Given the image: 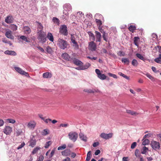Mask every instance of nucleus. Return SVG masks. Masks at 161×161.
Returning <instances> with one entry per match:
<instances>
[{
    "mask_svg": "<svg viewBox=\"0 0 161 161\" xmlns=\"http://www.w3.org/2000/svg\"><path fill=\"white\" fill-rule=\"evenodd\" d=\"M68 136L70 140L75 142L77 140L78 135L76 132L71 131L68 133Z\"/></svg>",
    "mask_w": 161,
    "mask_h": 161,
    "instance_id": "f257e3e1",
    "label": "nucleus"
},
{
    "mask_svg": "<svg viewBox=\"0 0 161 161\" xmlns=\"http://www.w3.org/2000/svg\"><path fill=\"white\" fill-rule=\"evenodd\" d=\"M38 36L37 39L41 42L43 43L46 41V34L44 32H38Z\"/></svg>",
    "mask_w": 161,
    "mask_h": 161,
    "instance_id": "f03ea898",
    "label": "nucleus"
},
{
    "mask_svg": "<svg viewBox=\"0 0 161 161\" xmlns=\"http://www.w3.org/2000/svg\"><path fill=\"white\" fill-rule=\"evenodd\" d=\"M58 41L59 46L61 49H64L67 47L68 43L66 41L62 39H59Z\"/></svg>",
    "mask_w": 161,
    "mask_h": 161,
    "instance_id": "7ed1b4c3",
    "label": "nucleus"
},
{
    "mask_svg": "<svg viewBox=\"0 0 161 161\" xmlns=\"http://www.w3.org/2000/svg\"><path fill=\"white\" fill-rule=\"evenodd\" d=\"M75 53H72L71 56V60L74 64H75L78 66L83 64V63L79 60L75 58Z\"/></svg>",
    "mask_w": 161,
    "mask_h": 161,
    "instance_id": "20e7f679",
    "label": "nucleus"
},
{
    "mask_svg": "<svg viewBox=\"0 0 161 161\" xmlns=\"http://www.w3.org/2000/svg\"><path fill=\"white\" fill-rule=\"evenodd\" d=\"M88 48L91 51H95L97 49V44L93 41L90 42L88 43Z\"/></svg>",
    "mask_w": 161,
    "mask_h": 161,
    "instance_id": "39448f33",
    "label": "nucleus"
},
{
    "mask_svg": "<svg viewBox=\"0 0 161 161\" xmlns=\"http://www.w3.org/2000/svg\"><path fill=\"white\" fill-rule=\"evenodd\" d=\"M151 145L152 148L155 150L159 149L160 147L159 143L154 141H151Z\"/></svg>",
    "mask_w": 161,
    "mask_h": 161,
    "instance_id": "423d86ee",
    "label": "nucleus"
},
{
    "mask_svg": "<svg viewBox=\"0 0 161 161\" xmlns=\"http://www.w3.org/2000/svg\"><path fill=\"white\" fill-rule=\"evenodd\" d=\"M60 33L65 36H67L68 32L67 30V27L66 25H63L60 28Z\"/></svg>",
    "mask_w": 161,
    "mask_h": 161,
    "instance_id": "0eeeda50",
    "label": "nucleus"
},
{
    "mask_svg": "<svg viewBox=\"0 0 161 161\" xmlns=\"http://www.w3.org/2000/svg\"><path fill=\"white\" fill-rule=\"evenodd\" d=\"M95 72L97 75L98 77L101 80H104L106 79V76L104 74L101 73L99 69H95Z\"/></svg>",
    "mask_w": 161,
    "mask_h": 161,
    "instance_id": "6e6552de",
    "label": "nucleus"
},
{
    "mask_svg": "<svg viewBox=\"0 0 161 161\" xmlns=\"http://www.w3.org/2000/svg\"><path fill=\"white\" fill-rule=\"evenodd\" d=\"M12 131V128L9 126H5L3 132L5 134L10 135Z\"/></svg>",
    "mask_w": 161,
    "mask_h": 161,
    "instance_id": "1a4fd4ad",
    "label": "nucleus"
},
{
    "mask_svg": "<svg viewBox=\"0 0 161 161\" xmlns=\"http://www.w3.org/2000/svg\"><path fill=\"white\" fill-rule=\"evenodd\" d=\"M113 135L112 133H109L107 134L104 133H102L100 134V136L101 138L107 140L111 138L113 136Z\"/></svg>",
    "mask_w": 161,
    "mask_h": 161,
    "instance_id": "9d476101",
    "label": "nucleus"
},
{
    "mask_svg": "<svg viewBox=\"0 0 161 161\" xmlns=\"http://www.w3.org/2000/svg\"><path fill=\"white\" fill-rule=\"evenodd\" d=\"M14 68L15 70L19 73L22 75H25V76L27 77L29 76L27 72H26L25 71L23 70L21 68L19 67H14Z\"/></svg>",
    "mask_w": 161,
    "mask_h": 161,
    "instance_id": "9b49d317",
    "label": "nucleus"
},
{
    "mask_svg": "<svg viewBox=\"0 0 161 161\" xmlns=\"http://www.w3.org/2000/svg\"><path fill=\"white\" fill-rule=\"evenodd\" d=\"M71 40L72 42L74 44V46L76 49L79 48V45L77 42L75 41V36L74 34H71Z\"/></svg>",
    "mask_w": 161,
    "mask_h": 161,
    "instance_id": "f8f14e48",
    "label": "nucleus"
},
{
    "mask_svg": "<svg viewBox=\"0 0 161 161\" xmlns=\"http://www.w3.org/2000/svg\"><path fill=\"white\" fill-rule=\"evenodd\" d=\"M36 125V123L34 121H31L28 123L27 127L30 129L33 130Z\"/></svg>",
    "mask_w": 161,
    "mask_h": 161,
    "instance_id": "ddd939ff",
    "label": "nucleus"
},
{
    "mask_svg": "<svg viewBox=\"0 0 161 161\" xmlns=\"http://www.w3.org/2000/svg\"><path fill=\"white\" fill-rule=\"evenodd\" d=\"M62 155L67 157L70 156L71 154V151L69 149H66L62 151L61 152Z\"/></svg>",
    "mask_w": 161,
    "mask_h": 161,
    "instance_id": "4468645a",
    "label": "nucleus"
},
{
    "mask_svg": "<svg viewBox=\"0 0 161 161\" xmlns=\"http://www.w3.org/2000/svg\"><path fill=\"white\" fill-rule=\"evenodd\" d=\"M5 36L8 38L11 39H14V37L12 34V32L11 31L8 30L5 33Z\"/></svg>",
    "mask_w": 161,
    "mask_h": 161,
    "instance_id": "2eb2a0df",
    "label": "nucleus"
},
{
    "mask_svg": "<svg viewBox=\"0 0 161 161\" xmlns=\"http://www.w3.org/2000/svg\"><path fill=\"white\" fill-rule=\"evenodd\" d=\"M14 18L11 15L8 16L5 19V22L8 24H10L13 22Z\"/></svg>",
    "mask_w": 161,
    "mask_h": 161,
    "instance_id": "dca6fc26",
    "label": "nucleus"
},
{
    "mask_svg": "<svg viewBox=\"0 0 161 161\" xmlns=\"http://www.w3.org/2000/svg\"><path fill=\"white\" fill-rule=\"evenodd\" d=\"M62 58L66 60L69 61L71 60V57H70L69 55L66 53H64L62 55Z\"/></svg>",
    "mask_w": 161,
    "mask_h": 161,
    "instance_id": "f3484780",
    "label": "nucleus"
},
{
    "mask_svg": "<svg viewBox=\"0 0 161 161\" xmlns=\"http://www.w3.org/2000/svg\"><path fill=\"white\" fill-rule=\"evenodd\" d=\"M95 36L96 38V42H100L101 41V33L97 31L95 32Z\"/></svg>",
    "mask_w": 161,
    "mask_h": 161,
    "instance_id": "a211bd4d",
    "label": "nucleus"
},
{
    "mask_svg": "<svg viewBox=\"0 0 161 161\" xmlns=\"http://www.w3.org/2000/svg\"><path fill=\"white\" fill-rule=\"evenodd\" d=\"M24 32L26 34H29L31 32V30L30 28L27 26H24L23 27Z\"/></svg>",
    "mask_w": 161,
    "mask_h": 161,
    "instance_id": "6ab92c4d",
    "label": "nucleus"
},
{
    "mask_svg": "<svg viewBox=\"0 0 161 161\" xmlns=\"http://www.w3.org/2000/svg\"><path fill=\"white\" fill-rule=\"evenodd\" d=\"M4 53L6 54L12 56H15L16 55V53L13 51L6 50L4 52Z\"/></svg>",
    "mask_w": 161,
    "mask_h": 161,
    "instance_id": "aec40b11",
    "label": "nucleus"
},
{
    "mask_svg": "<svg viewBox=\"0 0 161 161\" xmlns=\"http://www.w3.org/2000/svg\"><path fill=\"white\" fill-rule=\"evenodd\" d=\"M36 22L37 23V32H42V31L43 28V26H42V25L41 23H39L38 22L36 21Z\"/></svg>",
    "mask_w": 161,
    "mask_h": 161,
    "instance_id": "412c9836",
    "label": "nucleus"
},
{
    "mask_svg": "<svg viewBox=\"0 0 161 161\" xmlns=\"http://www.w3.org/2000/svg\"><path fill=\"white\" fill-rule=\"evenodd\" d=\"M22 133L23 131L22 129H16L14 134L16 136H18Z\"/></svg>",
    "mask_w": 161,
    "mask_h": 161,
    "instance_id": "4be33fe9",
    "label": "nucleus"
},
{
    "mask_svg": "<svg viewBox=\"0 0 161 161\" xmlns=\"http://www.w3.org/2000/svg\"><path fill=\"white\" fill-rule=\"evenodd\" d=\"M91 64L89 63H86L84 66H81L80 68V70H84L88 69L90 66Z\"/></svg>",
    "mask_w": 161,
    "mask_h": 161,
    "instance_id": "5701e85b",
    "label": "nucleus"
},
{
    "mask_svg": "<svg viewBox=\"0 0 161 161\" xmlns=\"http://www.w3.org/2000/svg\"><path fill=\"white\" fill-rule=\"evenodd\" d=\"M140 38L138 36L135 37L134 39V42L135 45L138 46V42L140 41Z\"/></svg>",
    "mask_w": 161,
    "mask_h": 161,
    "instance_id": "b1692460",
    "label": "nucleus"
},
{
    "mask_svg": "<svg viewBox=\"0 0 161 161\" xmlns=\"http://www.w3.org/2000/svg\"><path fill=\"white\" fill-rule=\"evenodd\" d=\"M52 77V74L49 72H46L43 74V77L44 78H50Z\"/></svg>",
    "mask_w": 161,
    "mask_h": 161,
    "instance_id": "393cba45",
    "label": "nucleus"
},
{
    "mask_svg": "<svg viewBox=\"0 0 161 161\" xmlns=\"http://www.w3.org/2000/svg\"><path fill=\"white\" fill-rule=\"evenodd\" d=\"M47 37L51 42H53L54 40L53 36L52 34L51 33H48L47 35Z\"/></svg>",
    "mask_w": 161,
    "mask_h": 161,
    "instance_id": "a878e982",
    "label": "nucleus"
},
{
    "mask_svg": "<svg viewBox=\"0 0 161 161\" xmlns=\"http://www.w3.org/2000/svg\"><path fill=\"white\" fill-rule=\"evenodd\" d=\"M30 143L29 146L33 147L36 144V141L35 139H32L30 140Z\"/></svg>",
    "mask_w": 161,
    "mask_h": 161,
    "instance_id": "bb28decb",
    "label": "nucleus"
},
{
    "mask_svg": "<svg viewBox=\"0 0 161 161\" xmlns=\"http://www.w3.org/2000/svg\"><path fill=\"white\" fill-rule=\"evenodd\" d=\"M64 7L65 9L66 8L67 9V10L68 11H70L72 9V7L69 4H65L64 5Z\"/></svg>",
    "mask_w": 161,
    "mask_h": 161,
    "instance_id": "cd10ccee",
    "label": "nucleus"
},
{
    "mask_svg": "<svg viewBox=\"0 0 161 161\" xmlns=\"http://www.w3.org/2000/svg\"><path fill=\"white\" fill-rule=\"evenodd\" d=\"M79 136L80 139L85 141H86L87 140V138L86 136L82 133H80L79 134Z\"/></svg>",
    "mask_w": 161,
    "mask_h": 161,
    "instance_id": "c85d7f7f",
    "label": "nucleus"
},
{
    "mask_svg": "<svg viewBox=\"0 0 161 161\" xmlns=\"http://www.w3.org/2000/svg\"><path fill=\"white\" fill-rule=\"evenodd\" d=\"M136 57L144 61H145V58L141 54L138 53H137L136 54Z\"/></svg>",
    "mask_w": 161,
    "mask_h": 161,
    "instance_id": "c756f323",
    "label": "nucleus"
},
{
    "mask_svg": "<svg viewBox=\"0 0 161 161\" xmlns=\"http://www.w3.org/2000/svg\"><path fill=\"white\" fill-rule=\"evenodd\" d=\"M95 22L98 27L101 26L102 25V21L99 19H96Z\"/></svg>",
    "mask_w": 161,
    "mask_h": 161,
    "instance_id": "7c9ffc66",
    "label": "nucleus"
},
{
    "mask_svg": "<svg viewBox=\"0 0 161 161\" xmlns=\"http://www.w3.org/2000/svg\"><path fill=\"white\" fill-rule=\"evenodd\" d=\"M148 150V148L146 147L145 146H144L142 147V150H141V153L143 154H145L146 153Z\"/></svg>",
    "mask_w": 161,
    "mask_h": 161,
    "instance_id": "2f4dec72",
    "label": "nucleus"
},
{
    "mask_svg": "<svg viewBox=\"0 0 161 161\" xmlns=\"http://www.w3.org/2000/svg\"><path fill=\"white\" fill-rule=\"evenodd\" d=\"M10 28L13 31H15L17 29V26L15 25L11 24L10 25Z\"/></svg>",
    "mask_w": 161,
    "mask_h": 161,
    "instance_id": "473e14b6",
    "label": "nucleus"
},
{
    "mask_svg": "<svg viewBox=\"0 0 161 161\" xmlns=\"http://www.w3.org/2000/svg\"><path fill=\"white\" fill-rule=\"evenodd\" d=\"M91 156L92 155L91 154V151H90L88 152L87 153L86 160V161H90L91 157Z\"/></svg>",
    "mask_w": 161,
    "mask_h": 161,
    "instance_id": "72a5a7b5",
    "label": "nucleus"
},
{
    "mask_svg": "<svg viewBox=\"0 0 161 161\" xmlns=\"http://www.w3.org/2000/svg\"><path fill=\"white\" fill-rule=\"evenodd\" d=\"M108 34L106 33L105 32L103 34V37L104 40L106 42L108 41Z\"/></svg>",
    "mask_w": 161,
    "mask_h": 161,
    "instance_id": "f704fd0d",
    "label": "nucleus"
},
{
    "mask_svg": "<svg viewBox=\"0 0 161 161\" xmlns=\"http://www.w3.org/2000/svg\"><path fill=\"white\" fill-rule=\"evenodd\" d=\"M20 38L22 40L27 42H30V41L28 40L27 37L25 36H21L20 37Z\"/></svg>",
    "mask_w": 161,
    "mask_h": 161,
    "instance_id": "c9c22d12",
    "label": "nucleus"
},
{
    "mask_svg": "<svg viewBox=\"0 0 161 161\" xmlns=\"http://www.w3.org/2000/svg\"><path fill=\"white\" fill-rule=\"evenodd\" d=\"M144 140L142 142V144L143 145H146L149 143V141L147 139H144Z\"/></svg>",
    "mask_w": 161,
    "mask_h": 161,
    "instance_id": "e433bc0d",
    "label": "nucleus"
},
{
    "mask_svg": "<svg viewBox=\"0 0 161 161\" xmlns=\"http://www.w3.org/2000/svg\"><path fill=\"white\" fill-rule=\"evenodd\" d=\"M131 64L134 66L135 67H136L138 65V63L137 61L136 60L134 59L132 61Z\"/></svg>",
    "mask_w": 161,
    "mask_h": 161,
    "instance_id": "4c0bfd02",
    "label": "nucleus"
},
{
    "mask_svg": "<svg viewBox=\"0 0 161 161\" xmlns=\"http://www.w3.org/2000/svg\"><path fill=\"white\" fill-rule=\"evenodd\" d=\"M6 121L7 122L12 124H14L16 122V121L15 119H6Z\"/></svg>",
    "mask_w": 161,
    "mask_h": 161,
    "instance_id": "58836bf2",
    "label": "nucleus"
},
{
    "mask_svg": "<svg viewBox=\"0 0 161 161\" xmlns=\"http://www.w3.org/2000/svg\"><path fill=\"white\" fill-rule=\"evenodd\" d=\"M66 144H63V145L59 147L58 148V150H63L65 148H66Z\"/></svg>",
    "mask_w": 161,
    "mask_h": 161,
    "instance_id": "ea45409f",
    "label": "nucleus"
},
{
    "mask_svg": "<svg viewBox=\"0 0 161 161\" xmlns=\"http://www.w3.org/2000/svg\"><path fill=\"white\" fill-rule=\"evenodd\" d=\"M117 54L120 57L124 56H125V53L122 51H120L118 52Z\"/></svg>",
    "mask_w": 161,
    "mask_h": 161,
    "instance_id": "a19ab883",
    "label": "nucleus"
},
{
    "mask_svg": "<svg viewBox=\"0 0 161 161\" xmlns=\"http://www.w3.org/2000/svg\"><path fill=\"white\" fill-rule=\"evenodd\" d=\"M52 143V142L51 141H49L47 142L45 144L44 147L46 148H48Z\"/></svg>",
    "mask_w": 161,
    "mask_h": 161,
    "instance_id": "79ce46f5",
    "label": "nucleus"
},
{
    "mask_svg": "<svg viewBox=\"0 0 161 161\" xmlns=\"http://www.w3.org/2000/svg\"><path fill=\"white\" fill-rule=\"evenodd\" d=\"M47 129L44 130L42 132V135L43 136H46L48 135L49 133Z\"/></svg>",
    "mask_w": 161,
    "mask_h": 161,
    "instance_id": "37998d69",
    "label": "nucleus"
},
{
    "mask_svg": "<svg viewBox=\"0 0 161 161\" xmlns=\"http://www.w3.org/2000/svg\"><path fill=\"white\" fill-rule=\"evenodd\" d=\"M122 61L125 64H129V62L128 59L127 58H122Z\"/></svg>",
    "mask_w": 161,
    "mask_h": 161,
    "instance_id": "c03bdc74",
    "label": "nucleus"
},
{
    "mask_svg": "<svg viewBox=\"0 0 161 161\" xmlns=\"http://www.w3.org/2000/svg\"><path fill=\"white\" fill-rule=\"evenodd\" d=\"M154 60L156 62L161 64V59L159 57L155 59Z\"/></svg>",
    "mask_w": 161,
    "mask_h": 161,
    "instance_id": "a18cd8bd",
    "label": "nucleus"
},
{
    "mask_svg": "<svg viewBox=\"0 0 161 161\" xmlns=\"http://www.w3.org/2000/svg\"><path fill=\"white\" fill-rule=\"evenodd\" d=\"M146 75L152 80H153L154 78L150 74L147 73Z\"/></svg>",
    "mask_w": 161,
    "mask_h": 161,
    "instance_id": "49530a36",
    "label": "nucleus"
},
{
    "mask_svg": "<svg viewBox=\"0 0 161 161\" xmlns=\"http://www.w3.org/2000/svg\"><path fill=\"white\" fill-rule=\"evenodd\" d=\"M47 51L49 53H50L52 52V49L49 46H48L47 47Z\"/></svg>",
    "mask_w": 161,
    "mask_h": 161,
    "instance_id": "de8ad7c7",
    "label": "nucleus"
},
{
    "mask_svg": "<svg viewBox=\"0 0 161 161\" xmlns=\"http://www.w3.org/2000/svg\"><path fill=\"white\" fill-rule=\"evenodd\" d=\"M119 74L121 75V76H123V77H124V78L126 79H129V78L127 76L125 75L124 74H123L121 72H119Z\"/></svg>",
    "mask_w": 161,
    "mask_h": 161,
    "instance_id": "09e8293b",
    "label": "nucleus"
},
{
    "mask_svg": "<svg viewBox=\"0 0 161 161\" xmlns=\"http://www.w3.org/2000/svg\"><path fill=\"white\" fill-rule=\"evenodd\" d=\"M39 148L37 147H36V148H35L32 151V153L33 154H34L36 153L38 150H39Z\"/></svg>",
    "mask_w": 161,
    "mask_h": 161,
    "instance_id": "8fccbe9b",
    "label": "nucleus"
},
{
    "mask_svg": "<svg viewBox=\"0 0 161 161\" xmlns=\"http://www.w3.org/2000/svg\"><path fill=\"white\" fill-rule=\"evenodd\" d=\"M108 75L109 76L112 77L114 78H117V76L115 74L109 73H108Z\"/></svg>",
    "mask_w": 161,
    "mask_h": 161,
    "instance_id": "3c124183",
    "label": "nucleus"
},
{
    "mask_svg": "<svg viewBox=\"0 0 161 161\" xmlns=\"http://www.w3.org/2000/svg\"><path fill=\"white\" fill-rule=\"evenodd\" d=\"M136 30V28L135 25H131V33H133L134 31Z\"/></svg>",
    "mask_w": 161,
    "mask_h": 161,
    "instance_id": "603ef678",
    "label": "nucleus"
},
{
    "mask_svg": "<svg viewBox=\"0 0 161 161\" xmlns=\"http://www.w3.org/2000/svg\"><path fill=\"white\" fill-rule=\"evenodd\" d=\"M43 120L45 123L46 124H47L51 122L52 121V120L50 119H44Z\"/></svg>",
    "mask_w": 161,
    "mask_h": 161,
    "instance_id": "864d4df0",
    "label": "nucleus"
},
{
    "mask_svg": "<svg viewBox=\"0 0 161 161\" xmlns=\"http://www.w3.org/2000/svg\"><path fill=\"white\" fill-rule=\"evenodd\" d=\"M25 145V143L24 142L22 143L21 145L19 146V147H17V149H19L22 148Z\"/></svg>",
    "mask_w": 161,
    "mask_h": 161,
    "instance_id": "5fc2aeb1",
    "label": "nucleus"
},
{
    "mask_svg": "<svg viewBox=\"0 0 161 161\" xmlns=\"http://www.w3.org/2000/svg\"><path fill=\"white\" fill-rule=\"evenodd\" d=\"M137 145V143L136 142H133L131 144V149H133Z\"/></svg>",
    "mask_w": 161,
    "mask_h": 161,
    "instance_id": "6e6d98bb",
    "label": "nucleus"
},
{
    "mask_svg": "<svg viewBox=\"0 0 161 161\" xmlns=\"http://www.w3.org/2000/svg\"><path fill=\"white\" fill-rule=\"evenodd\" d=\"M44 159V157L42 155H40L37 161H42Z\"/></svg>",
    "mask_w": 161,
    "mask_h": 161,
    "instance_id": "4d7b16f0",
    "label": "nucleus"
},
{
    "mask_svg": "<svg viewBox=\"0 0 161 161\" xmlns=\"http://www.w3.org/2000/svg\"><path fill=\"white\" fill-rule=\"evenodd\" d=\"M139 151L138 149H136L135 152V154L136 157H139Z\"/></svg>",
    "mask_w": 161,
    "mask_h": 161,
    "instance_id": "13d9d810",
    "label": "nucleus"
},
{
    "mask_svg": "<svg viewBox=\"0 0 161 161\" xmlns=\"http://www.w3.org/2000/svg\"><path fill=\"white\" fill-rule=\"evenodd\" d=\"M151 135H152L151 134H148L145 135L143 137V140H144V139H145L146 138H149L151 136Z\"/></svg>",
    "mask_w": 161,
    "mask_h": 161,
    "instance_id": "bf43d9fd",
    "label": "nucleus"
},
{
    "mask_svg": "<svg viewBox=\"0 0 161 161\" xmlns=\"http://www.w3.org/2000/svg\"><path fill=\"white\" fill-rule=\"evenodd\" d=\"M69 125L68 124H61L60 125V126L63 127H66Z\"/></svg>",
    "mask_w": 161,
    "mask_h": 161,
    "instance_id": "052dcab7",
    "label": "nucleus"
},
{
    "mask_svg": "<svg viewBox=\"0 0 161 161\" xmlns=\"http://www.w3.org/2000/svg\"><path fill=\"white\" fill-rule=\"evenodd\" d=\"M55 152V149H53L50 155V158H51L53 157V155L54 154Z\"/></svg>",
    "mask_w": 161,
    "mask_h": 161,
    "instance_id": "680f3d73",
    "label": "nucleus"
},
{
    "mask_svg": "<svg viewBox=\"0 0 161 161\" xmlns=\"http://www.w3.org/2000/svg\"><path fill=\"white\" fill-rule=\"evenodd\" d=\"M70 156L72 158H74L76 156V154L75 153L73 152H71L70 154Z\"/></svg>",
    "mask_w": 161,
    "mask_h": 161,
    "instance_id": "e2e57ef3",
    "label": "nucleus"
},
{
    "mask_svg": "<svg viewBox=\"0 0 161 161\" xmlns=\"http://www.w3.org/2000/svg\"><path fill=\"white\" fill-rule=\"evenodd\" d=\"M98 28L102 34H103V33H104L105 32V31H104V30L102 29V27H101V26L98 27Z\"/></svg>",
    "mask_w": 161,
    "mask_h": 161,
    "instance_id": "0e129e2a",
    "label": "nucleus"
},
{
    "mask_svg": "<svg viewBox=\"0 0 161 161\" xmlns=\"http://www.w3.org/2000/svg\"><path fill=\"white\" fill-rule=\"evenodd\" d=\"M53 20L54 22L58 23L59 22L58 19V18L55 17H53Z\"/></svg>",
    "mask_w": 161,
    "mask_h": 161,
    "instance_id": "69168bd1",
    "label": "nucleus"
},
{
    "mask_svg": "<svg viewBox=\"0 0 161 161\" xmlns=\"http://www.w3.org/2000/svg\"><path fill=\"white\" fill-rule=\"evenodd\" d=\"M37 48L40 50L41 52L44 53V50L40 46H37Z\"/></svg>",
    "mask_w": 161,
    "mask_h": 161,
    "instance_id": "338daca9",
    "label": "nucleus"
},
{
    "mask_svg": "<svg viewBox=\"0 0 161 161\" xmlns=\"http://www.w3.org/2000/svg\"><path fill=\"white\" fill-rule=\"evenodd\" d=\"M95 36L94 35H92V36H90V39H91L92 41H94L95 40Z\"/></svg>",
    "mask_w": 161,
    "mask_h": 161,
    "instance_id": "774afa93",
    "label": "nucleus"
}]
</instances>
